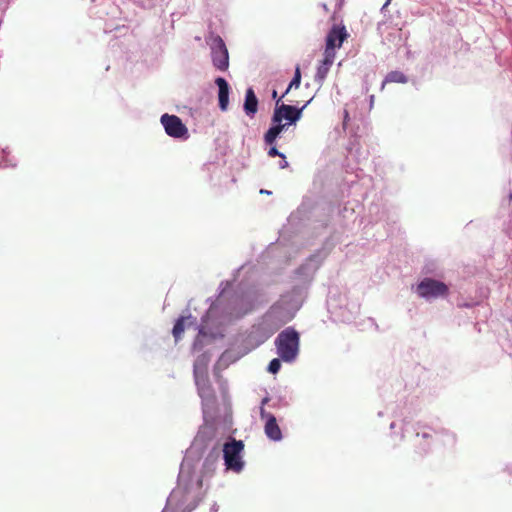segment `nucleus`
I'll return each mask as SVG.
<instances>
[{
    "instance_id": "1",
    "label": "nucleus",
    "mask_w": 512,
    "mask_h": 512,
    "mask_svg": "<svg viewBox=\"0 0 512 512\" xmlns=\"http://www.w3.org/2000/svg\"><path fill=\"white\" fill-rule=\"evenodd\" d=\"M283 97L276 100L275 109L272 116V125L264 134V141L267 145L276 142L277 137L292 124H295L302 116V111L306 104L301 108L292 105L280 103Z\"/></svg>"
},
{
    "instance_id": "2",
    "label": "nucleus",
    "mask_w": 512,
    "mask_h": 512,
    "mask_svg": "<svg viewBox=\"0 0 512 512\" xmlns=\"http://www.w3.org/2000/svg\"><path fill=\"white\" fill-rule=\"evenodd\" d=\"M275 344L281 359L285 362H291L298 355L299 334L295 329L288 327L278 334Z\"/></svg>"
},
{
    "instance_id": "3",
    "label": "nucleus",
    "mask_w": 512,
    "mask_h": 512,
    "mask_svg": "<svg viewBox=\"0 0 512 512\" xmlns=\"http://www.w3.org/2000/svg\"><path fill=\"white\" fill-rule=\"evenodd\" d=\"M243 450L244 443L241 440L232 439L224 444L223 454L227 469L234 472H240L243 469L244 462L241 456Z\"/></svg>"
},
{
    "instance_id": "4",
    "label": "nucleus",
    "mask_w": 512,
    "mask_h": 512,
    "mask_svg": "<svg viewBox=\"0 0 512 512\" xmlns=\"http://www.w3.org/2000/svg\"><path fill=\"white\" fill-rule=\"evenodd\" d=\"M448 292L449 288L445 283L432 278H425L417 285L418 295L425 299L444 297Z\"/></svg>"
},
{
    "instance_id": "5",
    "label": "nucleus",
    "mask_w": 512,
    "mask_h": 512,
    "mask_svg": "<svg viewBox=\"0 0 512 512\" xmlns=\"http://www.w3.org/2000/svg\"><path fill=\"white\" fill-rule=\"evenodd\" d=\"M348 37L349 33L344 25H333L326 36L325 54L336 56V48H340Z\"/></svg>"
},
{
    "instance_id": "6",
    "label": "nucleus",
    "mask_w": 512,
    "mask_h": 512,
    "mask_svg": "<svg viewBox=\"0 0 512 512\" xmlns=\"http://www.w3.org/2000/svg\"><path fill=\"white\" fill-rule=\"evenodd\" d=\"M160 121L164 126L165 132L170 137L184 139L189 137L187 127L183 124L182 120L178 116L163 114Z\"/></svg>"
},
{
    "instance_id": "7",
    "label": "nucleus",
    "mask_w": 512,
    "mask_h": 512,
    "mask_svg": "<svg viewBox=\"0 0 512 512\" xmlns=\"http://www.w3.org/2000/svg\"><path fill=\"white\" fill-rule=\"evenodd\" d=\"M260 416L262 419L266 420L264 426L266 436L272 441H280L282 439V432L275 416L266 412L263 407L260 409Z\"/></svg>"
},
{
    "instance_id": "8",
    "label": "nucleus",
    "mask_w": 512,
    "mask_h": 512,
    "mask_svg": "<svg viewBox=\"0 0 512 512\" xmlns=\"http://www.w3.org/2000/svg\"><path fill=\"white\" fill-rule=\"evenodd\" d=\"M212 61L213 65L220 71H225L229 66V55L228 50L223 40L217 38V46L212 49Z\"/></svg>"
},
{
    "instance_id": "9",
    "label": "nucleus",
    "mask_w": 512,
    "mask_h": 512,
    "mask_svg": "<svg viewBox=\"0 0 512 512\" xmlns=\"http://www.w3.org/2000/svg\"><path fill=\"white\" fill-rule=\"evenodd\" d=\"M215 83L217 84V86L219 88V92H218L219 108L222 111H226L228 108V104H229V85H228L227 81L222 77H218L215 80Z\"/></svg>"
},
{
    "instance_id": "10",
    "label": "nucleus",
    "mask_w": 512,
    "mask_h": 512,
    "mask_svg": "<svg viewBox=\"0 0 512 512\" xmlns=\"http://www.w3.org/2000/svg\"><path fill=\"white\" fill-rule=\"evenodd\" d=\"M335 57L336 56H334L333 54H330L328 56V54L324 53V58L321 61L320 65L318 66L315 76V79L318 83H322L327 77L330 67L334 63Z\"/></svg>"
},
{
    "instance_id": "11",
    "label": "nucleus",
    "mask_w": 512,
    "mask_h": 512,
    "mask_svg": "<svg viewBox=\"0 0 512 512\" xmlns=\"http://www.w3.org/2000/svg\"><path fill=\"white\" fill-rule=\"evenodd\" d=\"M258 109V100L252 88L246 91L244 110L247 115L253 116Z\"/></svg>"
},
{
    "instance_id": "12",
    "label": "nucleus",
    "mask_w": 512,
    "mask_h": 512,
    "mask_svg": "<svg viewBox=\"0 0 512 512\" xmlns=\"http://www.w3.org/2000/svg\"><path fill=\"white\" fill-rule=\"evenodd\" d=\"M407 77L400 71H391L387 74L385 77V80L383 81L382 88L387 83H406Z\"/></svg>"
},
{
    "instance_id": "13",
    "label": "nucleus",
    "mask_w": 512,
    "mask_h": 512,
    "mask_svg": "<svg viewBox=\"0 0 512 512\" xmlns=\"http://www.w3.org/2000/svg\"><path fill=\"white\" fill-rule=\"evenodd\" d=\"M300 83H301V72H300L299 66H297L295 69L294 77H293L292 81L290 82L289 86L287 87L285 93L282 95V97L287 95L292 88H298L300 86Z\"/></svg>"
},
{
    "instance_id": "14",
    "label": "nucleus",
    "mask_w": 512,
    "mask_h": 512,
    "mask_svg": "<svg viewBox=\"0 0 512 512\" xmlns=\"http://www.w3.org/2000/svg\"><path fill=\"white\" fill-rule=\"evenodd\" d=\"M184 322L185 318L180 317L173 327L172 333L176 341L181 338L182 333L184 332Z\"/></svg>"
},
{
    "instance_id": "15",
    "label": "nucleus",
    "mask_w": 512,
    "mask_h": 512,
    "mask_svg": "<svg viewBox=\"0 0 512 512\" xmlns=\"http://www.w3.org/2000/svg\"><path fill=\"white\" fill-rule=\"evenodd\" d=\"M194 376L198 386L201 384L205 385L208 382L207 374L205 372H199L196 365L194 367Z\"/></svg>"
},
{
    "instance_id": "16",
    "label": "nucleus",
    "mask_w": 512,
    "mask_h": 512,
    "mask_svg": "<svg viewBox=\"0 0 512 512\" xmlns=\"http://www.w3.org/2000/svg\"><path fill=\"white\" fill-rule=\"evenodd\" d=\"M280 368H281V362L277 358L271 360L268 365V371L273 374L277 373L280 370Z\"/></svg>"
},
{
    "instance_id": "17",
    "label": "nucleus",
    "mask_w": 512,
    "mask_h": 512,
    "mask_svg": "<svg viewBox=\"0 0 512 512\" xmlns=\"http://www.w3.org/2000/svg\"><path fill=\"white\" fill-rule=\"evenodd\" d=\"M270 149L268 150L267 154L269 157H280L281 159L285 158V155L278 151V149L275 146V142L272 145H269Z\"/></svg>"
},
{
    "instance_id": "18",
    "label": "nucleus",
    "mask_w": 512,
    "mask_h": 512,
    "mask_svg": "<svg viewBox=\"0 0 512 512\" xmlns=\"http://www.w3.org/2000/svg\"><path fill=\"white\" fill-rule=\"evenodd\" d=\"M417 437H420V433H417ZM421 437H422V439H424V440H428V439H430V438H431V434H430V433H427V432H424V433H422V434H421Z\"/></svg>"
},
{
    "instance_id": "19",
    "label": "nucleus",
    "mask_w": 512,
    "mask_h": 512,
    "mask_svg": "<svg viewBox=\"0 0 512 512\" xmlns=\"http://www.w3.org/2000/svg\"><path fill=\"white\" fill-rule=\"evenodd\" d=\"M279 167L281 169H285L288 167V162L286 161V157L284 159H282V161L279 163Z\"/></svg>"
},
{
    "instance_id": "20",
    "label": "nucleus",
    "mask_w": 512,
    "mask_h": 512,
    "mask_svg": "<svg viewBox=\"0 0 512 512\" xmlns=\"http://www.w3.org/2000/svg\"><path fill=\"white\" fill-rule=\"evenodd\" d=\"M162 512H174V511L169 507H165Z\"/></svg>"
},
{
    "instance_id": "21",
    "label": "nucleus",
    "mask_w": 512,
    "mask_h": 512,
    "mask_svg": "<svg viewBox=\"0 0 512 512\" xmlns=\"http://www.w3.org/2000/svg\"><path fill=\"white\" fill-rule=\"evenodd\" d=\"M272 98H273V99H276V98H277V91H276V90H273V92H272Z\"/></svg>"
},
{
    "instance_id": "22",
    "label": "nucleus",
    "mask_w": 512,
    "mask_h": 512,
    "mask_svg": "<svg viewBox=\"0 0 512 512\" xmlns=\"http://www.w3.org/2000/svg\"><path fill=\"white\" fill-rule=\"evenodd\" d=\"M429 447H430V445H427L426 447H423L422 448V452L426 453L428 451Z\"/></svg>"
},
{
    "instance_id": "23",
    "label": "nucleus",
    "mask_w": 512,
    "mask_h": 512,
    "mask_svg": "<svg viewBox=\"0 0 512 512\" xmlns=\"http://www.w3.org/2000/svg\"><path fill=\"white\" fill-rule=\"evenodd\" d=\"M322 7H323V9H324L326 12H328V7H327V5H326V4H323V5H322Z\"/></svg>"
},
{
    "instance_id": "24",
    "label": "nucleus",
    "mask_w": 512,
    "mask_h": 512,
    "mask_svg": "<svg viewBox=\"0 0 512 512\" xmlns=\"http://www.w3.org/2000/svg\"><path fill=\"white\" fill-rule=\"evenodd\" d=\"M267 401H268V398H264V399L262 400V405H264L265 403H267Z\"/></svg>"
},
{
    "instance_id": "25",
    "label": "nucleus",
    "mask_w": 512,
    "mask_h": 512,
    "mask_svg": "<svg viewBox=\"0 0 512 512\" xmlns=\"http://www.w3.org/2000/svg\"><path fill=\"white\" fill-rule=\"evenodd\" d=\"M260 192H261V193H264V194H269V193H270V192H269V191H267V190H261Z\"/></svg>"
},
{
    "instance_id": "26",
    "label": "nucleus",
    "mask_w": 512,
    "mask_h": 512,
    "mask_svg": "<svg viewBox=\"0 0 512 512\" xmlns=\"http://www.w3.org/2000/svg\"><path fill=\"white\" fill-rule=\"evenodd\" d=\"M509 199L512 201V192L509 194Z\"/></svg>"
}]
</instances>
